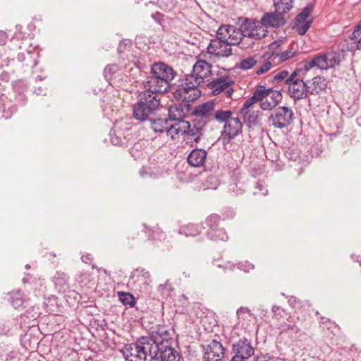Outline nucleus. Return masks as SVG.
I'll use <instances>...</instances> for the list:
<instances>
[{
	"label": "nucleus",
	"mask_w": 361,
	"mask_h": 361,
	"mask_svg": "<svg viewBox=\"0 0 361 361\" xmlns=\"http://www.w3.org/2000/svg\"><path fill=\"white\" fill-rule=\"evenodd\" d=\"M176 75L172 67L164 63H155L151 68L150 74L142 82L143 92L159 95L171 88V82Z\"/></svg>",
	"instance_id": "f257e3e1"
},
{
	"label": "nucleus",
	"mask_w": 361,
	"mask_h": 361,
	"mask_svg": "<svg viewBox=\"0 0 361 361\" xmlns=\"http://www.w3.org/2000/svg\"><path fill=\"white\" fill-rule=\"evenodd\" d=\"M240 34L235 27L224 25L219 27L216 37L210 40L207 47V53L218 58H227L232 54V46L239 44Z\"/></svg>",
	"instance_id": "f03ea898"
},
{
	"label": "nucleus",
	"mask_w": 361,
	"mask_h": 361,
	"mask_svg": "<svg viewBox=\"0 0 361 361\" xmlns=\"http://www.w3.org/2000/svg\"><path fill=\"white\" fill-rule=\"evenodd\" d=\"M160 106L159 95L149 94V92H141L138 101L133 105V117L140 121H145L157 112Z\"/></svg>",
	"instance_id": "7ed1b4c3"
},
{
	"label": "nucleus",
	"mask_w": 361,
	"mask_h": 361,
	"mask_svg": "<svg viewBox=\"0 0 361 361\" xmlns=\"http://www.w3.org/2000/svg\"><path fill=\"white\" fill-rule=\"evenodd\" d=\"M157 347L155 345H150L147 337L140 338L137 343L126 344L122 349V353L126 360L145 361L147 355H157Z\"/></svg>",
	"instance_id": "20e7f679"
},
{
	"label": "nucleus",
	"mask_w": 361,
	"mask_h": 361,
	"mask_svg": "<svg viewBox=\"0 0 361 361\" xmlns=\"http://www.w3.org/2000/svg\"><path fill=\"white\" fill-rule=\"evenodd\" d=\"M235 31L240 32V41L243 37L254 39H259L266 36L267 30L259 23V20L245 19L238 29L235 27Z\"/></svg>",
	"instance_id": "39448f33"
},
{
	"label": "nucleus",
	"mask_w": 361,
	"mask_h": 361,
	"mask_svg": "<svg viewBox=\"0 0 361 361\" xmlns=\"http://www.w3.org/2000/svg\"><path fill=\"white\" fill-rule=\"evenodd\" d=\"M198 86L185 78L184 82L173 93L174 98L181 103L190 104V102L195 101L201 94Z\"/></svg>",
	"instance_id": "423d86ee"
},
{
	"label": "nucleus",
	"mask_w": 361,
	"mask_h": 361,
	"mask_svg": "<svg viewBox=\"0 0 361 361\" xmlns=\"http://www.w3.org/2000/svg\"><path fill=\"white\" fill-rule=\"evenodd\" d=\"M302 69L297 68L292 73L291 81L289 82L287 87V93L289 97L294 100H300L306 98L308 95L307 83L303 79L299 77V73Z\"/></svg>",
	"instance_id": "0eeeda50"
},
{
	"label": "nucleus",
	"mask_w": 361,
	"mask_h": 361,
	"mask_svg": "<svg viewBox=\"0 0 361 361\" xmlns=\"http://www.w3.org/2000/svg\"><path fill=\"white\" fill-rule=\"evenodd\" d=\"M293 117L294 114L291 109L287 106H279L271 114L268 122L274 128L282 129L292 123Z\"/></svg>",
	"instance_id": "6e6552de"
},
{
	"label": "nucleus",
	"mask_w": 361,
	"mask_h": 361,
	"mask_svg": "<svg viewBox=\"0 0 361 361\" xmlns=\"http://www.w3.org/2000/svg\"><path fill=\"white\" fill-rule=\"evenodd\" d=\"M211 68L212 66L209 63L199 60L193 66L192 73L185 75V78L200 85L204 82L205 78L210 75Z\"/></svg>",
	"instance_id": "1a4fd4ad"
},
{
	"label": "nucleus",
	"mask_w": 361,
	"mask_h": 361,
	"mask_svg": "<svg viewBox=\"0 0 361 361\" xmlns=\"http://www.w3.org/2000/svg\"><path fill=\"white\" fill-rule=\"evenodd\" d=\"M204 359L207 361H220L224 357L225 349L216 340H212L202 345Z\"/></svg>",
	"instance_id": "9d476101"
},
{
	"label": "nucleus",
	"mask_w": 361,
	"mask_h": 361,
	"mask_svg": "<svg viewBox=\"0 0 361 361\" xmlns=\"http://www.w3.org/2000/svg\"><path fill=\"white\" fill-rule=\"evenodd\" d=\"M264 92L265 94L262 97L260 103V107L263 110H271L281 102L283 97L280 91L264 86Z\"/></svg>",
	"instance_id": "9b49d317"
},
{
	"label": "nucleus",
	"mask_w": 361,
	"mask_h": 361,
	"mask_svg": "<svg viewBox=\"0 0 361 361\" xmlns=\"http://www.w3.org/2000/svg\"><path fill=\"white\" fill-rule=\"evenodd\" d=\"M219 221V216L216 214H212L206 220V224L209 226V229L207 231L208 237L214 241L221 240L226 241L228 237L224 228H216L217 224Z\"/></svg>",
	"instance_id": "f8f14e48"
},
{
	"label": "nucleus",
	"mask_w": 361,
	"mask_h": 361,
	"mask_svg": "<svg viewBox=\"0 0 361 361\" xmlns=\"http://www.w3.org/2000/svg\"><path fill=\"white\" fill-rule=\"evenodd\" d=\"M215 109L216 103L214 100H212L196 106L192 110V114L197 119H202V121H207V123L213 120Z\"/></svg>",
	"instance_id": "ddd939ff"
},
{
	"label": "nucleus",
	"mask_w": 361,
	"mask_h": 361,
	"mask_svg": "<svg viewBox=\"0 0 361 361\" xmlns=\"http://www.w3.org/2000/svg\"><path fill=\"white\" fill-rule=\"evenodd\" d=\"M169 338L170 334L165 326H156L152 329L150 337L147 338V342L150 345H155L159 348V346L168 344Z\"/></svg>",
	"instance_id": "4468645a"
},
{
	"label": "nucleus",
	"mask_w": 361,
	"mask_h": 361,
	"mask_svg": "<svg viewBox=\"0 0 361 361\" xmlns=\"http://www.w3.org/2000/svg\"><path fill=\"white\" fill-rule=\"evenodd\" d=\"M312 11L313 6L308 4L297 16L295 28L299 35H305L307 30L310 28L312 23V19L309 20L308 18L310 17Z\"/></svg>",
	"instance_id": "2eb2a0df"
},
{
	"label": "nucleus",
	"mask_w": 361,
	"mask_h": 361,
	"mask_svg": "<svg viewBox=\"0 0 361 361\" xmlns=\"http://www.w3.org/2000/svg\"><path fill=\"white\" fill-rule=\"evenodd\" d=\"M157 355H152L150 361H180L179 353L169 344L159 346Z\"/></svg>",
	"instance_id": "dca6fc26"
},
{
	"label": "nucleus",
	"mask_w": 361,
	"mask_h": 361,
	"mask_svg": "<svg viewBox=\"0 0 361 361\" xmlns=\"http://www.w3.org/2000/svg\"><path fill=\"white\" fill-rule=\"evenodd\" d=\"M243 123L238 117H231L224 124L223 135L228 140L233 139L242 132Z\"/></svg>",
	"instance_id": "f3484780"
},
{
	"label": "nucleus",
	"mask_w": 361,
	"mask_h": 361,
	"mask_svg": "<svg viewBox=\"0 0 361 361\" xmlns=\"http://www.w3.org/2000/svg\"><path fill=\"white\" fill-rule=\"evenodd\" d=\"M317 68L322 70H326L339 63V54L331 51L324 55L316 56Z\"/></svg>",
	"instance_id": "a211bd4d"
},
{
	"label": "nucleus",
	"mask_w": 361,
	"mask_h": 361,
	"mask_svg": "<svg viewBox=\"0 0 361 361\" xmlns=\"http://www.w3.org/2000/svg\"><path fill=\"white\" fill-rule=\"evenodd\" d=\"M191 110L190 104L180 103L171 106L169 109V116L170 121L175 122L183 120Z\"/></svg>",
	"instance_id": "6ab92c4d"
},
{
	"label": "nucleus",
	"mask_w": 361,
	"mask_h": 361,
	"mask_svg": "<svg viewBox=\"0 0 361 361\" xmlns=\"http://www.w3.org/2000/svg\"><path fill=\"white\" fill-rule=\"evenodd\" d=\"M283 13H265L259 20L267 30L268 27H278L283 25L285 23V20L283 16Z\"/></svg>",
	"instance_id": "aec40b11"
},
{
	"label": "nucleus",
	"mask_w": 361,
	"mask_h": 361,
	"mask_svg": "<svg viewBox=\"0 0 361 361\" xmlns=\"http://www.w3.org/2000/svg\"><path fill=\"white\" fill-rule=\"evenodd\" d=\"M233 350L235 355L245 357V358L250 357L255 352L250 342L246 338L240 339L233 344Z\"/></svg>",
	"instance_id": "412c9836"
},
{
	"label": "nucleus",
	"mask_w": 361,
	"mask_h": 361,
	"mask_svg": "<svg viewBox=\"0 0 361 361\" xmlns=\"http://www.w3.org/2000/svg\"><path fill=\"white\" fill-rule=\"evenodd\" d=\"M207 157V152L201 148L192 149L188 156V164L193 167H201L204 165Z\"/></svg>",
	"instance_id": "4be33fe9"
},
{
	"label": "nucleus",
	"mask_w": 361,
	"mask_h": 361,
	"mask_svg": "<svg viewBox=\"0 0 361 361\" xmlns=\"http://www.w3.org/2000/svg\"><path fill=\"white\" fill-rule=\"evenodd\" d=\"M307 89L308 94H317L326 88L327 82L326 79L322 76H316L311 80H307Z\"/></svg>",
	"instance_id": "5701e85b"
},
{
	"label": "nucleus",
	"mask_w": 361,
	"mask_h": 361,
	"mask_svg": "<svg viewBox=\"0 0 361 361\" xmlns=\"http://www.w3.org/2000/svg\"><path fill=\"white\" fill-rule=\"evenodd\" d=\"M243 117V122L249 128H254L260 125L262 113L259 111H250L239 113Z\"/></svg>",
	"instance_id": "b1692460"
},
{
	"label": "nucleus",
	"mask_w": 361,
	"mask_h": 361,
	"mask_svg": "<svg viewBox=\"0 0 361 361\" xmlns=\"http://www.w3.org/2000/svg\"><path fill=\"white\" fill-rule=\"evenodd\" d=\"M207 121H202L196 118L190 122V127L188 130V135L194 138L195 142H198L203 135V129Z\"/></svg>",
	"instance_id": "393cba45"
},
{
	"label": "nucleus",
	"mask_w": 361,
	"mask_h": 361,
	"mask_svg": "<svg viewBox=\"0 0 361 361\" xmlns=\"http://www.w3.org/2000/svg\"><path fill=\"white\" fill-rule=\"evenodd\" d=\"M264 85H258L255 90L253 95L251 98L247 99L243 105L241 109L240 110L239 113H243L245 111H252V109H250V108L256 102H260L262 97H263L264 94H265V92H264Z\"/></svg>",
	"instance_id": "a878e982"
},
{
	"label": "nucleus",
	"mask_w": 361,
	"mask_h": 361,
	"mask_svg": "<svg viewBox=\"0 0 361 361\" xmlns=\"http://www.w3.org/2000/svg\"><path fill=\"white\" fill-rule=\"evenodd\" d=\"M233 82L229 77H221L210 82L208 87L212 89L214 95H217L224 90L228 88Z\"/></svg>",
	"instance_id": "bb28decb"
},
{
	"label": "nucleus",
	"mask_w": 361,
	"mask_h": 361,
	"mask_svg": "<svg viewBox=\"0 0 361 361\" xmlns=\"http://www.w3.org/2000/svg\"><path fill=\"white\" fill-rule=\"evenodd\" d=\"M130 280L137 286L148 284L150 281V274L144 269L140 268L134 270L130 275Z\"/></svg>",
	"instance_id": "cd10ccee"
},
{
	"label": "nucleus",
	"mask_w": 361,
	"mask_h": 361,
	"mask_svg": "<svg viewBox=\"0 0 361 361\" xmlns=\"http://www.w3.org/2000/svg\"><path fill=\"white\" fill-rule=\"evenodd\" d=\"M292 78V73H290L287 70H283L272 77L271 84L274 86L283 85L286 88Z\"/></svg>",
	"instance_id": "c85d7f7f"
},
{
	"label": "nucleus",
	"mask_w": 361,
	"mask_h": 361,
	"mask_svg": "<svg viewBox=\"0 0 361 361\" xmlns=\"http://www.w3.org/2000/svg\"><path fill=\"white\" fill-rule=\"evenodd\" d=\"M351 40L350 50H361V20L355 26L351 35L349 36Z\"/></svg>",
	"instance_id": "c756f323"
},
{
	"label": "nucleus",
	"mask_w": 361,
	"mask_h": 361,
	"mask_svg": "<svg viewBox=\"0 0 361 361\" xmlns=\"http://www.w3.org/2000/svg\"><path fill=\"white\" fill-rule=\"evenodd\" d=\"M69 277L63 272L58 271L54 277V283L59 292H65L68 288Z\"/></svg>",
	"instance_id": "7c9ffc66"
},
{
	"label": "nucleus",
	"mask_w": 361,
	"mask_h": 361,
	"mask_svg": "<svg viewBox=\"0 0 361 361\" xmlns=\"http://www.w3.org/2000/svg\"><path fill=\"white\" fill-rule=\"evenodd\" d=\"M233 116V112L230 110H223L221 109H215L213 120L219 123H226Z\"/></svg>",
	"instance_id": "2f4dec72"
},
{
	"label": "nucleus",
	"mask_w": 361,
	"mask_h": 361,
	"mask_svg": "<svg viewBox=\"0 0 361 361\" xmlns=\"http://www.w3.org/2000/svg\"><path fill=\"white\" fill-rule=\"evenodd\" d=\"M294 0H274L275 10L279 13H286L293 8Z\"/></svg>",
	"instance_id": "473e14b6"
},
{
	"label": "nucleus",
	"mask_w": 361,
	"mask_h": 361,
	"mask_svg": "<svg viewBox=\"0 0 361 361\" xmlns=\"http://www.w3.org/2000/svg\"><path fill=\"white\" fill-rule=\"evenodd\" d=\"M150 124L155 133H163L167 130L169 121L166 118L150 119Z\"/></svg>",
	"instance_id": "72a5a7b5"
},
{
	"label": "nucleus",
	"mask_w": 361,
	"mask_h": 361,
	"mask_svg": "<svg viewBox=\"0 0 361 361\" xmlns=\"http://www.w3.org/2000/svg\"><path fill=\"white\" fill-rule=\"evenodd\" d=\"M238 319L239 320V323L242 322V324L244 325L245 322H250L251 319H254V314L251 312L250 310H249L247 307H241L238 309L237 312Z\"/></svg>",
	"instance_id": "f704fd0d"
},
{
	"label": "nucleus",
	"mask_w": 361,
	"mask_h": 361,
	"mask_svg": "<svg viewBox=\"0 0 361 361\" xmlns=\"http://www.w3.org/2000/svg\"><path fill=\"white\" fill-rule=\"evenodd\" d=\"M200 233L198 226L194 224H188L180 227L179 230L180 234H183L185 236H195Z\"/></svg>",
	"instance_id": "c9c22d12"
},
{
	"label": "nucleus",
	"mask_w": 361,
	"mask_h": 361,
	"mask_svg": "<svg viewBox=\"0 0 361 361\" xmlns=\"http://www.w3.org/2000/svg\"><path fill=\"white\" fill-rule=\"evenodd\" d=\"M189 305V301L185 295H180L178 298L177 299L176 306L178 307V309H176V312H178L179 313H185L186 311V309Z\"/></svg>",
	"instance_id": "e433bc0d"
},
{
	"label": "nucleus",
	"mask_w": 361,
	"mask_h": 361,
	"mask_svg": "<svg viewBox=\"0 0 361 361\" xmlns=\"http://www.w3.org/2000/svg\"><path fill=\"white\" fill-rule=\"evenodd\" d=\"M119 299L125 305L133 307L135 304V298L132 294L128 293H119Z\"/></svg>",
	"instance_id": "4c0bfd02"
},
{
	"label": "nucleus",
	"mask_w": 361,
	"mask_h": 361,
	"mask_svg": "<svg viewBox=\"0 0 361 361\" xmlns=\"http://www.w3.org/2000/svg\"><path fill=\"white\" fill-rule=\"evenodd\" d=\"M257 63V60L255 57L249 56L241 61L240 63V68L243 70H248L254 67Z\"/></svg>",
	"instance_id": "58836bf2"
},
{
	"label": "nucleus",
	"mask_w": 361,
	"mask_h": 361,
	"mask_svg": "<svg viewBox=\"0 0 361 361\" xmlns=\"http://www.w3.org/2000/svg\"><path fill=\"white\" fill-rule=\"evenodd\" d=\"M166 134L168 136H170L172 139H175L176 137L181 135L180 132V128L177 126L176 123L174 124H171L169 122Z\"/></svg>",
	"instance_id": "ea45409f"
},
{
	"label": "nucleus",
	"mask_w": 361,
	"mask_h": 361,
	"mask_svg": "<svg viewBox=\"0 0 361 361\" xmlns=\"http://www.w3.org/2000/svg\"><path fill=\"white\" fill-rule=\"evenodd\" d=\"M11 299V303L15 308L21 307L24 303L20 291L13 293Z\"/></svg>",
	"instance_id": "a19ab883"
},
{
	"label": "nucleus",
	"mask_w": 361,
	"mask_h": 361,
	"mask_svg": "<svg viewBox=\"0 0 361 361\" xmlns=\"http://www.w3.org/2000/svg\"><path fill=\"white\" fill-rule=\"evenodd\" d=\"M114 131L116 133L114 136H111V143L114 145H123L126 144V137H123L122 138V133L119 130H116V127H115Z\"/></svg>",
	"instance_id": "79ce46f5"
},
{
	"label": "nucleus",
	"mask_w": 361,
	"mask_h": 361,
	"mask_svg": "<svg viewBox=\"0 0 361 361\" xmlns=\"http://www.w3.org/2000/svg\"><path fill=\"white\" fill-rule=\"evenodd\" d=\"M159 7L164 11H170L173 9L176 1L175 0H158Z\"/></svg>",
	"instance_id": "37998d69"
},
{
	"label": "nucleus",
	"mask_w": 361,
	"mask_h": 361,
	"mask_svg": "<svg viewBox=\"0 0 361 361\" xmlns=\"http://www.w3.org/2000/svg\"><path fill=\"white\" fill-rule=\"evenodd\" d=\"M177 126L180 128V132L181 135L188 134V130L190 129V124L189 121H186L184 119L178 121L176 122Z\"/></svg>",
	"instance_id": "c03bdc74"
},
{
	"label": "nucleus",
	"mask_w": 361,
	"mask_h": 361,
	"mask_svg": "<svg viewBox=\"0 0 361 361\" xmlns=\"http://www.w3.org/2000/svg\"><path fill=\"white\" fill-rule=\"evenodd\" d=\"M295 51L290 49L282 52L280 55L277 54V56L279 57V61L283 62L293 57L295 55Z\"/></svg>",
	"instance_id": "a18cd8bd"
},
{
	"label": "nucleus",
	"mask_w": 361,
	"mask_h": 361,
	"mask_svg": "<svg viewBox=\"0 0 361 361\" xmlns=\"http://www.w3.org/2000/svg\"><path fill=\"white\" fill-rule=\"evenodd\" d=\"M272 67V63L271 61H265L263 64H262L257 70L256 74L259 75H262L267 71H269Z\"/></svg>",
	"instance_id": "49530a36"
},
{
	"label": "nucleus",
	"mask_w": 361,
	"mask_h": 361,
	"mask_svg": "<svg viewBox=\"0 0 361 361\" xmlns=\"http://www.w3.org/2000/svg\"><path fill=\"white\" fill-rule=\"evenodd\" d=\"M317 67V63L316 61V57L312 59L310 61H307L304 63L303 70L307 72L310 71L312 68Z\"/></svg>",
	"instance_id": "de8ad7c7"
},
{
	"label": "nucleus",
	"mask_w": 361,
	"mask_h": 361,
	"mask_svg": "<svg viewBox=\"0 0 361 361\" xmlns=\"http://www.w3.org/2000/svg\"><path fill=\"white\" fill-rule=\"evenodd\" d=\"M272 312L274 314V317L279 319L280 317L282 316V314H286V312L284 310L281 309L279 306L274 305L272 307Z\"/></svg>",
	"instance_id": "09e8293b"
},
{
	"label": "nucleus",
	"mask_w": 361,
	"mask_h": 361,
	"mask_svg": "<svg viewBox=\"0 0 361 361\" xmlns=\"http://www.w3.org/2000/svg\"><path fill=\"white\" fill-rule=\"evenodd\" d=\"M8 39V35L7 34L0 30V45H4Z\"/></svg>",
	"instance_id": "8fccbe9b"
},
{
	"label": "nucleus",
	"mask_w": 361,
	"mask_h": 361,
	"mask_svg": "<svg viewBox=\"0 0 361 361\" xmlns=\"http://www.w3.org/2000/svg\"><path fill=\"white\" fill-rule=\"evenodd\" d=\"M115 69H116V66H110V65L107 66L104 68V71L105 76L106 77L108 73L111 74V73L114 72Z\"/></svg>",
	"instance_id": "3c124183"
},
{
	"label": "nucleus",
	"mask_w": 361,
	"mask_h": 361,
	"mask_svg": "<svg viewBox=\"0 0 361 361\" xmlns=\"http://www.w3.org/2000/svg\"><path fill=\"white\" fill-rule=\"evenodd\" d=\"M93 257L90 254H87L81 257V259L83 262L88 264L92 260Z\"/></svg>",
	"instance_id": "603ef678"
},
{
	"label": "nucleus",
	"mask_w": 361,
	"mask_h": 361,
	"mask_svg": "<svg viewBox=\"0 0 361 361\" xmlns=\"http://www.w3.org/2000/svg\"><path fill=\"white\" fill-rule=\"evenodd\" d=\"M247 359L248 358H245V357L234 355V356L231 359V361H247Z\"/></svg>",
	"instance_id": "864d4df0"
},
{
	"label": "nucleus",
	"mask_w": 361,
	"mask_h": 361,
	"mask_svg": "<svg viewBox=\"0 0 361 361\" xmlns=\"http://www.w3.org/2000/svg\"><path fill=\"white\" fill-rule=\"evenodd\" d=\"M161 16V15L159 12H157L154 14H152V18H154L157 22H159L160 20Z\"/></svg>",
	"instance_id": "5fc2aeb1"
},
{
	"label": "nucleus",
	"mask_w": 361,
	"mask_h": 361,
	"mask_svg": "<svg viewBox=\"0 0 361 361\" xmlns=\"http://www.w3.org/2000/svg\"><path fill=\"white\" fill-rule=\"evenodd\" d=\"M233 89H231V88L228 89V90H226V96L227 97H231V95H232V94H233Z\"/></svg>",
	"instance_id": "6e6d98bb"
},
{
	"label": "nucleus",
	"mask_w": 361,
	"mask_h": 361,
	"mask_svg": "<svg viewBox=\"0 0 361 361\" xmlns=\"http://www.w3.org/2000/svg\"><path fill=\"white\" fill-rule=\"evenodd\" d=\"M288 302L290 305H293L297 302V298L295 297H290V298L288 300Z\"/></svg>",
	"instance_id": "4d7b16f0"
},
{
	"label": "nucleus",
	"mask_w": 361,
	"mask_h": 361,
	"mask_svg": "<svg viewBox=\"0 0 361 361\" xmlns=\"http://www.w3.org/2000/svg\"><path fill=\"white\" fill-rule=\"evenodd\" d=\"M43 92H44V90L42 87H38L37 89L35 90V92L37 94H44Z\"/></svg>",
	"instance_id": "13d9d810"
},
{
	"label": "nucleus",
	"mask_w": 361,
	"mask_h": 361,
	"mask_svg": "<svg viewBox=\"0 0 361 361\" xmlns=\"http://www.w3.org/2000/svg\"><path fill=\"white\" fill-rule=\"evenodd\" d=\"M263 185L260 184L259 183H256V188L259 189V190H262Z\"/></svg>",
	"instance_id": "bf43d9fd"
},
{
	"label": "nucleus",
	"mask_w": 361,
	"mask_h": 361,
	"mask_svg": "<svg viewBox=\"0 0 361 361\" xmlns=\"http://www.w3.org/2000/svg\"><path fill=\"white\" fill-rule=\"evenodd\" d=\"M254 266L252 264H248L247 269H245V271H249L250 269H253Z\"/></svg>",
	"instance_id": "052dcab7"
},
{
	"label": "nucleus",
	"mask_w": 361,
	"mask_h": 361,
	"mask_svg": "<svg viewBox=\"0 0 361 361\" xmlns=\"http://www.w3.org/2000/svg\"><path fill=\"white\" fill-rule=\"evenodd\" d=\"M357 122L359 126H361V117L357 118Z\"/></svg>",
	"instance_id": "680f3d73"
},
{
	"label": "nucleus",
	"mask_w": 361,
	"mask_h": 361,
	"mask_svg": "<svg viewBox=\"0 0 361 361\" xmlns=\"http://www.w3.org/2000/svg\"><path fill=\"white\" fill-rule=\"evenodd\" d=\"M267 192H268L267 190V189H265V190H264V192H262V194L263 195H266L267 194Z\"/></svg>",
	"instance_id": "e2e57ef3"
},
{
	"label": "nucleus",
	"mask_w": 361,
	"mask_h": 361,
	"mask_svg": "<svg viewBox=\"0 0 361 361\" xmlns=\"http://www.w3.org/2000/svg\"><path fill=\"white\" fill-rule=\"evenodd\" d=\"M30 265H29V264H26V265H25V268H26V269H30Z\"/></svg>",
	"instance_id": "0e129e2a"
},
{
	"label": "nucleus",
	"mask_w": 361,
	"mask_h": 361,
	"mask_svg": "<svg viewBox=\"0 0 361 361\" xmlns=\"http://www.w3.org/2000/svg\"><path fill=\"white\" fill-rule=\"evenodd\" d=\"M23 281L25 283V282L26 281V279L24 278V279H23Z\"/></svg>",
	"instance_id": "69168bd1"
}]
</instances>
